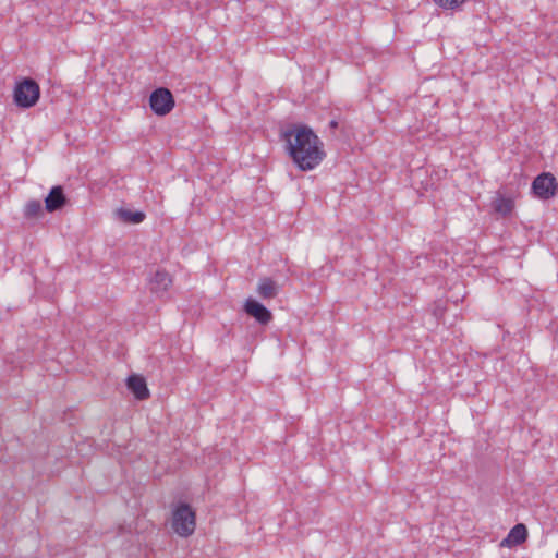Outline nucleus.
Listing matches in <instances>:
<instances>
[{"mask_svg":"<svg viewBox=\"0 0 558 558\" xmlns=\"http://www.w3.org/2000/svg\"><path fill=\"white\" fill-rule=\"evenodd\" d=\"M280 140L284 151L301 171L315 169L326 157L324 143L306 124H289L280 132Z\"/></svg>","mask_w":558,"mask_h":558,"instance_id":"nucleus-1","label":"nucleus"},{"mask_svg":"<svg viewBox=\"0 0 558 558\" xmlns=\"http://www.w3.org/2000/svg\"><path fill=\"white\" fill-rule=\"evenodd\" d=\"M196 527V514L186 502H178L172 509L171 529L180 536L192 535Z\"/></svg>","mask_w":558,"mask_h":558,"instance_id":"nucleus-2","label":"nucleus"},{"mask_svg":"<svg viewBox=\"0 0 558 558\" xmlns=\"http://www.w3.org/2000/svg\"><path fill=\"white\" fill-rule=\"evenodd\" d=\"M39 98L40 87L35 80L25 77L16 82L13 90V100L19 108H32L38 102Z\"/></svg>","mask_w":558,"mask_h":558,"instance_id":"nucleus-3","label":"nucleus"},{"mask_svg":"<svg viewBox=\"0 0 558 558\" xmlns=\"http://www.w3.org/2000/svg\"><path fill=\"white\" fill-rule=\"evenodd\" d=\"M174 97L167 87H158L149 96V107L156 116L168 114L174 108Z\"/></svg>","mask_w":558,"mask_h":558,"instance_id":"nucleus-4","label":"nucleus"},{"mask_svg":"<svg viewBox=\"0 0 558 558\" xmlns=\"http://www.w3.org/2000/svg\"><path fill=\"white\" fill-rule=\"evenodd\" d=\"M558 191L556 178L550 172L538 174L532 182L533 194L544 201L553 198Z\"/></svg>","mask_w":558,"mask_h":558,"instance_id":"nucleus-5","label":"nucleus"},{"mask_svg":"<svg viewBox=\"0 0 558 558\" xmlns=\"http://www.w3.org/2000/svg\"><path fill=\"white\" fill-rule=\"evenodd\" d=\"M244 311L262 325H267L272 318L271 312L264 304L252 298L245 301Z\"/></svg>","mask_w":558,"mask_h":558,"instance_id":"nucleus-6","label":"nucleus"},{"mask_svg":"<svg viewBox=\"0 0 558 558\" xmlns=\"http://www.w3.org/2000/svg\"><path fill=\"white\" fill-rule=\"evenodd\" d=\"M68 203L61 185H54L50 189L48 195L45 197V209L48 213H54L62 209Z\"/></svg>","mask_w":558,"mask_h":558,"instance_id":"nucleus-7","label":"nucleus"},{"mask_svg":"<svg viewBox=\"0 0 558 558\" xmlns=\"http://www.w3.org/2000/svg\"><path fill=\"white\" fill-rule=\"evenodd\" d=\"M527 538V527L523 523L515 524L510 532L508 533L507 537H505L500 546L501 547H514L523 544Z\"/></svg>","mask_w":558,"mask_h":558,"instance_id":"nucleus-8","label":"nucleus"},{"mask_svg":"<svg viewBox=\"0 0 558 558\" xmlns=\"http://www.w3.org/2000/svg\"><path fill=\"white\" fill-rule=\"evenodd\" d=\"M126 387L137 400H145L149 397V390L147 388L146 380L141 375H130L126 378Z\"/></svg>","mask_w":558,"mask_h":558,"instance_id":"nucleus-9","label":"nucleus"},{"mask_svg":"<svg viewBox=\"0 0 558 558\" xmlns=\"http://www.w3.org/2000/svg\"><path fill=\"white\" fill-rule=\"evenodd\" d=\"M257 294L263 300H270L278 295L279 286L269 277H263L259 279L257 284Z\"/></svg>","mask_w":558,"mask_h":558,"instance_id":"nucleus-10","label":"nucleus"},{"mask_svg":"<svg viewBox=\"0 0 558 558\" xmlns=\"http://www.w3.org/2000/svg\"><path fill=\"white\" fill-rule=\"evenodd\" d=\"M172 279L166 270H157L150 279V291L153 293H163L171 286Z\"/></svg>","mask_w":558,"mask_h":558,"instance_id":"nucleus-11","label":"nucleus"},{"mask_svg":"<svg viewBox=\"0 0 558 558\" xmlns=\"http://www.w3.org/2000/svg\"><path fill=\"white\" fill-rule=\"evenodd\" d=\"M116 216L120 221L128 225H138L146 218L145 213L142 210H132L123 207L116 210Z\"/></svg>","mask_w":558,"mask_h":558,"instance_id":"nucleus-12","label":"nucleus"},{"mask_svg":"<svg viewBox=\"0 0 558 558\" xmlns=\"http://www.w3.org/2000/svg\"><path fill=\"white\" fill-rule=\"evenodd\" d=\"M493 207L496 213L506 217L512 213L514 204L511 198H505L502 196H499L493 202Z\"/></svg>","mask_w":558,"mask_h":558,"instance_id":"nucleus-13","label":"nucleus"},{"mask_svg":"<svg viewBox=\"0 0 558 558\" xmlns=\"http://www.w3.org/2000/svg\"><path fill=\"white\" fill-rule=\"evenodd\" d=\"M23 214L26 219H34L39 217L43 214V206L40 201H28L24 206Z\"/></svg>","mask_w":558,"mask_h":558,"instance_id":"nucleus-14","label":"nucleus"},{"mask_svg":"<svg viewBox=\"0 0 558 558\" xmlns=\"http://www.w3.org/2000/svg\"><path fill=\"white\" fill-rule=\"evenodd\" d=\"M438 7L446 10H456L460 8L466 0H433Z\"/></svg>","mask_w":558,"mask_h":558,"instance_id":"nucleus-15","label":"nucleus"},{"mask_svg":"<svg viewBox=\"0 0 558 558\" xmlns=\"http://www.w3.org/2000/svg\"><path fill=\"white\" fill-rule=\"evenodd\" d=\"M330 129H337L339 126V122L337 120H331L329 122Z\"/></svg>","mask_w":558,"mask_h":558,"instance_id":"nucleus-16","label":"nucleus"},{"mask_svg":"<svg viewBox=\"0 0 558 558\" xmlns=\"http://www.w3.org/2000/svg\"><path fill=\"white\" fill-rule=\"evenodd\" d=\"M556 558H558V553L556 554Z\"/></svg>","mask_w":558,"mask_h":558,"instance_id":"nucleus-17","label":"nucleus"}]
</instances>
